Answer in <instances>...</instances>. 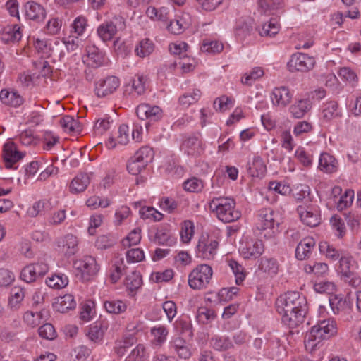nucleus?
I'll return each instance as SVG.
<instances>
[{"label": "nucleus", "instance_id": "obj_15", "mask_svg": "<svg viewBox=\"0 0 361 361\" xmlns=\"http://www.w3.org/2000/svg\"><path fill=\"white\" fill-rule=\"evenodd\" d=\"M180 148L184 154L191 157L200 156L204 151L202 141L197 136H189L185 138Z\"/></svg>", "mask_w": 361, "mask_h": 361}, {"label": "nucleus", "instance_id": "obj_10", "mask_svg": "<svg viewBox=\"0 0 361 361\" xmlns=\"http://www.w3.org/2000/svg\"><path fill=\"white\" fill-rule=\"evenodd\" d=\"M219 242L216 238L208 233L200 236L197 246L198 257L204 259H212L216 254Z\"/></svg>", "mask_w": 361, "mask_h": 361}, {"label": "nucleus", "instance_id": "obj_48", "mask_svg": "<svg viewBox=\"0 0 361 361\" xmlns=\"http://www.w3.org/2000/svg\"><path fill=\"white\" fill-rule=\"evenodd\" d=\"M50 208V204L49 202L45 200H40L34 203L30 207L27 211V214L30 216L35 217L39 214H42L44 212L49 210Z\"/></svg>", "mask_w": 361, "mask_h": 361}, {"label": "nucleus", "instance_id": "obj_61", "mask_svg": "<svg viewBox=\"0 0 361 361\" xmlns=\"http://www.w3.org/2000/svg\"><path fill=\"white\" fill-rule=\"evenodd\" d=\"M112 121H110L109 117H105L98 119L94 126V132L97 135H101L107 131L110 127Z\"/></svg>", "mask_w": 361, "mask_h": 361}, {"label": "nucleus", "instance_id": "obj_59", "mask_svg": "<svg viewBox=\"0 0 361 361\" xmlns=\"http://www.w3.org/2000/svg\"><path fill=\"white\" fill-rule=\"evenodd\" d=\"M233 105V102L231 98L225 95L216 98L214 102V107L216 111L224 112L228 109Z\"/></svg>", "mask_w": 361, "mask_h": 361}, {"label": "nucleus", "instance_id": "obj_11", "mask_svg": "<svg viewBox=\"0 0 361 361\" xmlns=\"http://www.w3.org/2000/svg\"><path fill=\"white\" fill-rule=\"evenodd\" d=\"M24 154L20 152L17 145L11 140H8L3 147L2 157L6 169L15 168L14 165L21 160Z\"/></svg>", "mask_w": 361, "mask_h": 361}, {"label": "nucleus", "instance_id": "obj_64", "mask_svg": "<svg viewBox=\"0 0 361 361\" xmlns=\"http://www.w3.org/2000/svg\"><path fill=\"white\" fill-rule=\"evenodd\" d=\"M183 188L187 191L198 192L202 190L204 185L201 180L196 178H192L184 182Z\"/></svg>", "mask_w": 361, "mask_h": 361}, {"label": "nucleus", "instance_id": "obj_35", "mask_svg": "<svg viewBox=\"0 0 361 361\" xmlns=\"http://www.w3.org/2000/svg\"><path fill=\"white\" fill-rule=\"evenodd\" d=\"M104 307L109 313L119 314L126 310L127 305L122 300H111L104 302Z\"/></svg>", "mask_w": 361, "mask_h": 361}, {"label": "nucleus", "instance_id": "obj_31", "mask_svg": "<svg viewBox=\"0 0 361 361\" xmlns=\"http://www.w3.org/2000/svg\"><path fill=\"white\" fill-rule=\"evenodd\" d=\"M312 108V104L308 99H300L290 108L292 115L297 118H302Z\"/></svg>", "mask_w": 361, "mask_h": 361}, {"label": "nucleus", "instance_id": "obj_60", "mask_svg": "<svg viewBox=\"0 0 361 361\" xmlns=\"http://www.w3.org/2000/svg\"><path fill=\"white\" fill-rule=\"evenodd\" d=\"M75 116H77L75 111L73 112V115H69V137L78 136L82 130V124L78 120L74 118Z\"/></svg>", "mask_w": 361, "mask_h": 361}, {"label": "nucleus", "instance_id": "obj_13", "mask_svg": "<svg viewBox=\"0 0 361 361\" xmlns=\"http://www.w3.org/2000/svg\"><path fill=\"white\" fill-rule=\"evenodd\" d=\"M49 270V265L43 262L31 264L23 269L21 279L27 282L35 281L38 277L44 275Z\"/></svg>", "mask_w": 361, "mask_h": 361}, {"label": "nucleus", "instance_id": "obj_62", "mask_svg": "<svg viewBox=\"0 0 361 361\" xmlns=\"http://www.w3.org/2000/svg\"><path fill=\"white\" fill-rule=\"evenodd\" d=\"M38 332L39 336L44 339L54 340L56 337V331L54 326L49 323L41 326L38 329Z\"/></svg>", "mask_w": 361, "mask_h": 361}, {"label": "nucleus", "instance_id": "obj_17", "mask_svg": "<svg viewBox=\"0 0 361 361\" xmlns=\"http://www.w3.org/2000/svg\"><path fill=\"white\" fill-rule=\"evenodd\" d=\"M264 244L259 240H251L243 243L240 247V252L244 259H257L264 252Z\"/></svg>", "mask_w": 361, "mask_h": 361}, {"label": "nucleus", "instance_id": "obj_58", "mask_svg": "<svg viewBox=\"0 0 361 361\" xmlns=\"http://www.w3.org/2000/svg\"><path fill=\"white\" fill-rule=\"evenodd\" d=\"M269 190L270 191H274L276 193L287 195L290 194L291 192V189L289 185L283 183L279 182L276 180L270 181L269 183Z\"/></svg>", "mask_w": 361, "mask_h": 361}, {"label": "nucleus", "instance_id": "obj_51", "mask_svg": "<svg viewBox=\"0 0 361 361\" xmlns=\"http://www.w3.org/2000/svg\"><path fill=\"white\" fill-rule=\"evenodd\" d=\"M223 49L224 45L222 43L209 39L204 40L201 46L202 51L210 54L220 53Z\"/></svg>", "mask_w": 361, "mask_h": 361}, {"label": "nucleus", "instance_id": "obj_47", "mask_svg": "<svg viewBox=\"0 0 361 361\" xmlns=\"http://www.w3.org/2000/svg\"><path fill=\"white\" fill-rule=\"evenodd\" d=\"M319 247L320 252L332 260H337L341 256L339 250L326 241L321 242Z\"/></svg>", "mask_w": 361, "mask_h": 361}, {"label": "nucleus", "instance_id": "obj_32", "mask_svg": "<svg viewBox=\"0 0 361 361\" xmlns=\"http://www.w3.org/2000/svg\"><path fill=\"white\" fill-rule=\"evenodd\" d=\"M0 99L4 104L12 106H18L23 102V99L19 94L8 90H2L0 92Z\"/></svg>", "mask_w": 361, "mask_h": 361}, {"label": "nucleus", "instance_id": "obj_22", "mask_svg": "<svg viewBox=\"0 0 361 361\" xmlns=\"http://www.w3.org/2000/svg\"><path fill=\"white\" fill-rule=\"evenodd\" d=\"M315 246V241L312 238H305L298 245L295 250V257L299 260L308 259Z\"/></svg>", "mask_w": 361, "mask_h": 361}, {"label": "nucleus", "instance_id": "obj_33", "mask_svg": "<svg viewBox=\"0 0 361 361\" xmlns=\"http://www.w3.org/2000/svg\"><path fill=\"white\" fill-rule=\"evenodd\" d=\"M25 297L23 289L15 287L11 290L8 300V307L13 311L20 309L21 302Z\"/></svg>", "mask_w": 361, "mask_h": 361}, {"label": "nucleus", "instance_id": "obj_24", "mask_svg": "<svg viewBox=\"0 0 361 361\" xmlns=\"http://www.w3.org/2000/svg\"><path fill=\"white\" fill-rule=\"evenodd\" d=\"M23 26L19 24L8 25L4 27L2 40L6 42H15L22 37Z\"/></svg>", "mask_w": 361, "mask_h": 361}, {"label": "nucleus", "instance_id": "obj_30", "mask_svg": "<svg viewBox=\"0 0 361 361\" xmlns=\"http://www.w3.org/2000/svg\"><path fill=\"white\" fill-rule=\"evenodd\" d=\"M247 171L252 177L263 176L266 172V166L259 156L253 157L252 161L247 163Z\"/></svg>", "mask_w": 361, "mask_h": 361}, {"label": "nucleus", "instance_id": "obj_23", "mask_svg": "<svg viewBox=\"0 0 361 361\" xmlns=\"http://www.w3.org/2000/svg\"><path fill=\"white\" fill-rule=\"evenodd\" d=\"M301 221L308 226L315 227L320 223V219L317 212H314L309 207L306 209L299 206L297 209Z\"/></svg>", "mask_w": 361, "mask_h": 361}, {"label": "nucleus", "instance_id": "obj_52", "mask_svg": "<svg viewBox=\"0 0 361 361\" xmlns=\"http://www.w3.org/2000/svg\"><path fill=\"white\" fill-rule=\"evenodd\" d=\"M329 305L334 314H339L348 307L346 300L338 295H333L329 298Z\"/></svg>", "mask_w": 361, "mask_h": 361}, {"label": "nucleus", "instance_id": "obj_38", "mask_svg": "<svg viewBox=\"0 0 361 361\" xmlns=\"http://www.w3.org/2000/svg\"><path fill=\"white\" fill-rule=\"evenodd\" d=\"M142 283V276L136 271L127 275L125 279V286L131 292L136 291L141 286Z\"/></svg>", "mask_w": 361, "mask_h": 361}, {"label": "nucleus", "instance_id": "obj_4", "mask_svg": "<svg viewBox=\"0 0 361 361\" xmlns=\"http://www.w3.org/2000/svg\"><path fill=\"white\" fill-rule=\"evenodd\" d=\"M336 334V322L331 319L319 321L311 328L309 334L305 336V346L307 348L314 350L320 343L328 339Z\"/></svg>", "mask_w": 361, "mask_h": 361}, {"label": "nucleus", "instance_id": "obj_45", "mask_svg": "<svg viewBox=\"0 0 361 361\" xmlns=\"http://www.w3.org/2000/svg\"><path fill=\"white\" fill-rule=\"evenodd\" d=\"M139 213L143 219L159 221L163 219V214L152 207H142Z\"/></svg>", "mask_w": 361, "mask_h": 361}, {"label": "nucleus", "instance_id": "obj_34", "mask_svg": "<svg viewBox=\"0 0 361 361\" xmlns=\"http://www.w3.org/2000/svg\"><path fill=\"white\" fill-rule=\"evenodd\" d=\"M154 49V44L149 39H144L139 42L135 49V53L141 58H145L151 54Z\"/></svg>", "mask_w": 361, "mask_h": 361}, {"label": "nucleus", "instance_id": "obj_2", "mask_svg": "<svg viewBox=\"0 0 361 361\" xmlns=\"http://www.w3.org/2000/svg\"><path fill=\"white\" fill-rule=\"evenodd\" d=\"M76 51L73 54L69 62V68L72 70L73 75L76 76L80 75L85 67V64L92 68H97L103 65L104 56V54L97 48L90 49L85 59L84 54L80 47L75 49Z\"/></svg>", "mask_w": 361, "mask_h": 361}, {"label": "nucleus", "instance_id": "obj_36", "mask_svg": "<svg viewBox=\"0 0 361 361\" xmlns=\"http://www.w3.org/2000/svg\"><path fill=\"white\" fill-rule=\"evenodd\" d=\"M279 31V24L276 18H271L269 22L264 23L259 30L262 37H273Z\"/></svg>", "mask_w": 361, "mask_h": 361}, {"label": "nucleus", "instance_id": "obj_27", "mask_svg": "<svg viewBox=\"0 0 361 361\" xmlns=\"http://www.w3.org/2000/svg\"><path fill=\"white\" fill-rule=\"evenodd\" d=\"M210 346L217 351H226L233 348V344L229 337L221 335H214L209 340Z\"/></svg>", "mask_w": 361, "mask_h": 361}, {"label": "nucleus", "instance_id": "obj_18", "mask_svg": "<svg viewBox=\"0 0 361 361\" xmlns=\"http://www.w3.org/2000/svg\"><path fill=\"white\" fill-rule=\"evenodd\" d=\"M87 27V20L83 16H79L75 19L71 25V35H69V45H71V49L75 50L80 47L81 40L79 36L82 35Z\"/></svg>", "mask_w": 361, "mask_h": 361}, {"label": "nucleus", "instance_id": "obj_43", "mask_svg": "<svg viewBox=\"0 0 361 361\" xmlns=\"http://www.w3.org/2000/svg\"><path fill=\"white\" fill-rule=\"evenodd\" d=\"M154 157V152L152 148L147 146L140 148L133 157L135 160L143 163L145 166L152 161Z\"/></svg>", "mask_w": 361, "mask_h": 361}, {"label": "nucleus", "instance_id": "obj_63", "mask_svg": "<svg viewBox=\"0 0 361 361\" xmlns=\"http://www.w3.org/2000/svg\"><path fill=\"white\" fill-rule=\"evenodd\" d=\"M145 347L138 345L134 348L130 354L127 357L126 361H148L145 357Z\"/></svg>", "mask_w": 361, "mask_h": 361}, {"label": "nucleus", "instance_id": "obj_39", "mask_svg": "<svg viewBox=\"0 0 361 361\" xmlns=\"http://www.w3.org/2000/svg\"><path fill=\"white\" fill-rule=\"evenodd\" d=\"M46 283L51 288L61 289L68 285V278L63 274H53L47 277Z\"/></svg>", "mask_w": 361, "mask_h": 361}, {"label": "nucleus", "instance_id": "obj_26", "mask_svg": "<svg viewBox=\"0 0 361 361\" xmlns=\"http://www.w3.org/2000/svg\"><path fill=\"white\" fill-rule=\"evenodd\" d=\"M283 5V0H258L259 11L266 15L275 14Z\"/></svg>", "mask_w": 361, "mask_h": 361}, {"label": "nucleus", "instance_id": "obj_42", "mask_svg": "<svg viewBox=\"0 0 361 361\" xmlns=\"http://www.w3.org/2000/svg\"><path fill=\"white\" fill-rule=\"evenodd\" d=\"M196 318L199 323L206 324L216 318V314L213 310L201 307L197 310Z\"/></svg>", "mask_w": 361, "mask_h": 361}, {"label": "nucleus", "instance_id": "obj_57", "mask_svg": "<svg viewBox=\"0 0 361 361\" xmlns=\"http://www.w3.org/2000/svg\"><path fill=\"white\" fill-rule=\"evenodd\" d=\"M141 229L136 228L131 231L127 237L123 240L122 243L124 247H130L137 245L141 240Z\"/></svg>", "mask_w": 361, "mask_h": 361}, {"label": "nucleus", "instance_id": "obj_12", "mask_svg": "<svg viewBox=\"0 0 361 361\" xmlns=\"http://www.w3.org/2000/svg\"><path fill=\"white\" fill-rule=\"evenodd\" d=\"M315 65V59L307 54L298 53L292 56L288 63L290 71L307 72L312 69Z\"/></svg>", "mask_w": 361, "mask_h": 361}, {"label": "nucleus", "instance_id": "obj_29", "mask_svg": "<svg viewBox=\"0 0 361 361\" xmlns=\"http://www.w3.org/2000/svg\"><path fill=\"white\" fill-rule=\"evenodd\" d=\"M90 178L87 173L78 174L71 181L69 188H71V192L79 193L85 190L87 185L90 184Z\"/></svg>", "mask_w": 361, "mask_h": 361}, {"label": "nucleus", "instance_id": "obj_56", "mask_svg": "<svg viewBox=\"0 0 361 361\" xmlns=\"http://www.w3.org/2000/svg\"><path fill=\"white\" fill-rule=\"evenodd\" d=\"M333 229L336 232V235L338 238H342L345 235L346 228L345 221L338 216H333L330 220Z\"/></svg>", "mask_w": 361, "mask_h": 361}, {"label": "nucleus", "instance_id": "obj_5", "mask_svg": "<svg viewBox=\"0 0 361 361\" xmlns=\"http://www.w3.org/2000/svg\"><path fill=\"white\" fill-rule=\"evenodd\" d=\"M99 267L94 257L91 255L76 257L72 259V274L76 280L85 282L90 281L99 271Z\"/></svg>", "mask_w": 361, "mask_h": 361}, {"label": "nucleus", "instance_id": "obj_50", "mask_svg": "<svg viewBox=\"0 0 361 361\" xmlns=\"http://www.w3.org/2000/svg\"><path fill=\"white\" fill-rule=\"evenodd\" d=\"M228 265L235 275L236 283L240 284L245 279L246 272L245 268L233 259L228 262Z\"/></svg>", "mask_w": 361, "mask_h": 361}, {"label": "nucleus", "instance_id": "obj_55", "mask_svg": "<svg viewBox=\"0 0 361 361\" xmlns=\"http://www.w3.org/2000/svg\"><path fill=\"white\" fill-rule=\"evenodd\" d=\"M269 353L273 358H280L285 355V348L280 343L279 338H275L269 341Z\"/></svg>", "mask_w": 361, "mask_h": 361}, {"label": "nucleus", "instance_id": "obj_25", "mask_svg": "<svg viewBox=\"0 0 361 361\" xmlns=\"http://www.w3.org/2000/svg\"><path fill=\"white\" fill-rule=\"evenodd\" d=\"M322 118L326 121L340 118L341 112L336 101H328L323 104L322 108Z\"/></svg>", "mask_w": 361, "mask_h": 361}, {"label": "nucleus", "instance_id": "obj_20", "mask_svg": "<svg viewBox=\"0 0 361 361\" xmlns=\"http://www.w3.org/2000/svg\"><path fill=\"white\" fill-rule=\"evenodd\" d=\"M293 94L289 89L285 86L275 87L271 94V99L274 106L286 107L292 100Z\"/></svg>", "mask_w": 361, "mask_h": 361}, {"label": "nucleus", "instance_id": "obj_3", "mask_svg": "<svg viewBox=\"0 0 361 361\" xmlns=\"http://www.w3.org/2000/svg\"><path fill=\"white\" fill-rule=\"evenodd\" d=\"M209 207L216 217L224 223L237 221L241 216V212L235 208V201L233 198L214 197L209 202Z\"/></svg>", "mask_w": 361, "mask_h": 361}, {"label": "nucleus", "instance_id": "obj_46", "mask_svg": "<svg viewBox=\"0 0 361 361\" xmlns=\"http://www.w3.org/2000/svg\"><path fill=\"white\" fill-rule=\"evenodd\" d=\"M147 81V76L142 74H137L132 80L131 87L135 93L137 95L144 94L146 90V83Z\"/></svg>", "mask_w": 361, "mask_h": 361}, {"label": "nucleus", "instance_id": "obj_16", "mask_svg": "<svg viewBox=\"0 0 361 361\" xmlns=\"http://www.w3.org/2000/svg\"><path fill=\"white\" fill-rule=\"evenodd\" d=\"M136 114L141 120H148L149 122L159 121L163 116L161 109L158 106H151L148 104H141L136 109Z\"/></svg>", "mask_w": 361, "mask_h": 361}, {"label": "nucleus", "instance_id": "obj_41", "mask_svg": "<svg viewBox=\"0 0 361 361\" xmlns=\"http://www.w3.org/2000/svg\"><path fill=\"white\" fill-rule=\"evenodd\" d=\"M310 189L307 185H299L293 190V197L297 202H309Z\"/></svg>", "mask_w": 361, "mask_h": 361}, {"label": "nucleus", "instance_id": "obj_19", "mask_svg": "<svg viewBox=\"0 0 361 361\" xmlns=\"http://www.w3.org/2000/svg\"><path fill=\"white\" fill-rule=\"evenodd\" d=\"M119 79L116 76H109L100 80L95 85V93L99 97L112 94L119 87Z\"/></svg>", "mask_w": 361, "mask_h": 361}, {"label": "nucleus", "instance_id": "obj_40", "mask_svg": "<svg viewBox=\"0 0 361 361\" xmlns=\"http://www.w3.org/2000/svg\"><path fill=\"white\" fill-rule=\"evenodd\" d=\"M94 302L90 300H85L80 305V318L84 322L91 320L95 313Z\"/></svg>", "mask_w": 361, "mask_h": 361}, {"label": "nucleus", "instance_id": "obj_44", "mask_svg": "<svg viewBox=\"0 0 361 361\" xmlns=\"http://www.w3.org/2000/svg\"><path fill=\"white\" fill-rule=\"evenodd\" d=\"M259 268L269 275H276L279 271V264L276 259L274 258H262L259 264Z\"/></svg>", "mask_w": 361, "mask_h": 361}, {"label": "nucleus", "instance_id": "obj_9", "mask_svg": "<svg viewBox=\"0 0 361 361\" xmlns=\"http://www.w3.org/2000/svg\"><path fill=\"white\" fill-rule=\"evenodd\" d=\"M125 21L121 16H114L112 19L101 23L97 33L99 37L104 42L111 40L119 30L124 29Z\"/></svg>", "mask_w": 361, "mask_h": 361}, {"label": "nucleus", "instance_id": "obj_14", "mask_svg": "<svg viewBox=\"0 0 361 361\" xmlns=\"http://www.w3.org/2000/svg\"><path fill=\"white\" fill-rule=\"evenodd\" d=\"M23 12L27 20L37 23L43 21L47 16L45 8L35 1H27L23 5Z\"/></svg>", "mask_w": 361, "mask_h": 361}, {"label": "nucleus", "instance_id": "obj_28", "mask_svg": "<svg viewBox=\"0 0 361 361\" xmlns=\"http://www.w3.org/2000/svg\"><path fill=\"white\" fill-rule=\"evenodd\" d=\"M338 162L336 159L328 153H323L320 155L319 160V168L325 173H333L337 170Z\"/></svg>", "mask_w": 361, "mask_h": 361}, {"label": "nucleus", "instance_id": "obj_7", "mask_svg": "<svg viewBox=\"0 0 361 361\" xmlns=\"http://www.w3.org/2000/svg\"><path fill=\"white\" fill-rule=\"evenodd\" d=\"M212 268L206 264H201L194 268L188 275V285L193 290L206 289L212 280Z\"/></svg>", "mask_w": 361, "mask_h": 361}, {"label": "nucleus", "instance_id": "obj_49", "mask_svg": "<svg viewBox=\"0 0 361 361\" xmlns=\"http://www.w3.org/2000/svg\"><path fill=\"white\" fill-rule=\"evenodd\" d=\"M201 97V92L199 90H194L192 92L185 93L179 98V103L183 107L196 103Z\"/></svg>", "mask_w": 361, "mask_h": 361}, {"label": "nucleus", "instance_id": "obj_54", "mask_svg": "<svg viewBox=\"0 0 361 361\" xmlns=\"http://www.w3.org/2000/svg\"><path fill=\"white\" fill-rule=\"evenodd\" d=\"M264 73V71L262 68L255 67L243 77L242 82L247 85H251L255 80L262 77Z\"/></svg>", "mask_w": 361, "mask_h": 361}, {"label": "nucleus", "instance_id": "obj_6", "mask_svg": "<svg viewBox=\"0 0 361 361\" xmlns=\"http://www.w3.org/2000/svg\"><path fill=\"white\" fill-rule=\"evenodd\" d=\"M279 216L271 208L258 211L256 227L266 238H271L279 233Z\"/></svg>", "mask_w": 361, "mask_h": 361}, {"label": "nucleus", "instance_id": "obj_37", "mask_svg": "<svg viewBox=\"0 0 361 361\" xmlns=\"http://www.w3.org/2000/svg\"><path fill=\"white\" fill-rule=\"evenodd\" d=\"M304 271L307 274H314L317 276H322L326 274L329 271L327 264L324 262H313L304 266Z\"/></svg>", "mask_w": 361, "mask_h": 361}, {"label": "nucleus", "instance_id": "obj_53", "mask_svg": "<svg viewBox=\"0 0 361 361\" xmlns=\"http://www.w3.org/2000/svg\"><path fill=\"white\" fill-rule=\"evenodd\" d=\"M194 234V224L191 221H185L181 226V231L180 233L182 241L184 243H188L190 241Z\"/></svg>", "mask_w": 361, "mask_h": 361}, {"label": "nucleus", "instance_id": "obj_8", "mask_svg": "<svg viewBox=\"0 0 361 361\" xmlns=\"http://www.w3.org/2000/svg\"><path fill=\"white\" fill-rule=\"evenodd\" d=\"M356 263L350 255L341 256L339 261L338 271L341 279L353 287L358 286L361 279L355 273Z\"/></svg>", "mask_w": 361, "mask_h": 361}, {"label": "nucleus", "instance_id": "obj_1", "mask_svg": "<svg viewBox=\"0 0 361 361\" xmlns=\"http://www.w3.org/2000/svg\"><path fill=\"white\" fill-rule=\"evenodd\" d=\"M276 308L282 322L290 328L303 323L307 312V301L298 292L281 295L276 301Z\"/></svg>", "mask_w": 361, "mask_h": 361}, {"label": "nucleus", "instance_id": "obj_21", "mask_svg": "<svg viewBox=\"0 0 361 361\" xmlns=\"http://www.w3.org/2000/svg\"><path fill=\"white\" fill-rule=\"evenodd\" d=\"M48 317L49 313L45 309H42L37 312L28 310L24 312L23 320L27 326L35 328L42 322L47 320Z\"/></svg>", "mask_w": 361, "mask_h": 361}]
</instances>
